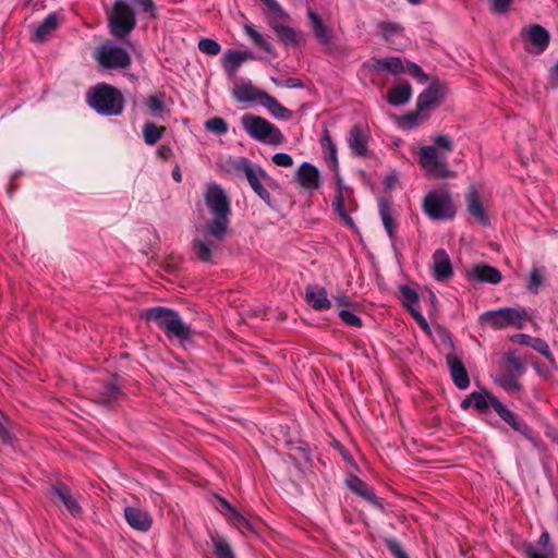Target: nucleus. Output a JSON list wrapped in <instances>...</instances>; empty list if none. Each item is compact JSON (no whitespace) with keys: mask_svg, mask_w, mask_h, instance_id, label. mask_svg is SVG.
Segmentation results:
<instances>
[{"mask_svg":"<svg viewBox=\"0 0 558 558\" xmlns=\"http://www.w3.org/2000/svg\"><path fill=\"white\" fill-rule=\"evenodd\" d=\"M141 318L146 323H154L159 329L163 330L169 340L175 339L183 347L193 343L194 332L191 326L182 320L175 310L154 306L145 310L141 314Z\"/></svg>","mask_w":558,"mask_h":558,"instance_id":"f257e3e1","label":"nucleus"},{"mask_svg":"<svg viewBox=\"0 0 558 558\" xmlns=\"http://www.w3.org/2000/svg\"><path fill=\"white\" fill-rule=\"evenodd\" d=\"M453 150V142L449 135H437L433 144L421 146V168L433 179H446L450 170L447 156Z\"/></svg>","mask_w":558,"mask_h":558,"instance_id":"f03ea898","label":"nucleus"},{"mask_svg":"<svg viewBox=\"0 0 558 558\" xmlns=\"http://www.w3.org/2000/svg\"><path fill=\"white\" fill-rule=\"evenodd\" d=\"M205 203L213 215L207 222L208 233L216 240H223L228 233L231 207L225 191L217 184L210 185L205 194Z\"/></svg>","mask_w":558,"mask_h":558,"instance_id":"7ed1b4c3","label":"nucleus"},{"mask_svg":"<svg viewBox=\"0 0 558 558\" xmlns=\"http://www.w3.org/2000/svg\"><path fill=\"white\" fill-rule=\"evenodd\" d=\"M88 106L104 117H118L124 110L125 100L119 88L98 83L86 93Z\"/></svg>","mask_w":558,"mask_h":558,"instance_id":"20e7f679","label":"nucleus"},{"mask_svg":"<svg viewBox=\"0 0 558 558\" xmlns=\"http://www.w3.org/2000/svg\"><path fill=\"white\" fill-rule=\"evenodd\" d=\"M232 168L238 173H243L254 193L263 199L267 206L272 207L271 195L266 185L270 186L274 180L259 165L251 161L246 157H239L232 161Z\"/></svg>","mask_w":558,"mask_h":558,"instance_id":"39448f33","label":"nucleus"},{"mask_svg":"<svg viewBox=\"0 0 558 558\" xmlns=\"http://www.w3.org/2000/svg\"><path fill=\"white\" fill-rule=\"evenodd\" d=\"M421 123L429 118V112L442 106L449 94L448 84L421 70Z\"/></svg>","mask_w":558,"mask_h":558,"instance_id":"423d86ee","label":"nucleus"},{"mask_svg":"<svg viewBox=\"0 0 558 558\" xmlns=\"http://www.w3.org/2000/svg\"><path fill=\"white\" fill-rule=\"evenodd\" d=\"M108 28L112 37L125 39L137 25L136 13L133 7L124 0H116L111 10L107 12Z\"/></svg>","mask_w":558,"mask_h":558,"instance_id":"0eeeda50","label":"nucleus"},{"mask_svg":"<svg viewBox=\"0 0 558 558\" xmlns=\"http://www.w3.org/2000/svg\"><path fill=\"white\" fill-rule=\"evenodd\" d=\"M241 124L252 138L260 143L279 146L284 141L279 128L265 118L246 113L241 118Z\"/></svg>","mask_w":558,"mask_h":558,"instance_id":"6e6552de","label":"nucleus"},{"mask_svg":"<svg viewBox=\"0 0 558 558\" xmlns=\"http://www.w3.org/2000/svg\"><path fill=\"white\" fill-rule=\"evenodd\" d=\"M423 210L433 221L451 220L457 214L450 193L444 189L433 190L424 196Z\"/></svg>","mask_w":558,"mask_h":558,"instance_id":"1a4fd4ad","label":"nucleus"},{"mask_svg":"<svg viewBox=\"0 0 558 558\" xmlns=\"http://www.w3.org/2000/svg\"><path fill=\"white\" fill-rule=\"evenodd\" d=\"M363 66L375 75L386 72L392 76H400L407 72L413 77H418V64L415 62H404L400 57L372 58L363 63Z\"/></svg>","mask_w":558,"mask_h":558,"instance_id":"9d476101","label":"nucleus"},{"mask_svg":"<svg viewBox=\"0 0 558 558\" xmlns=\"http://www.w3.org/2000/svg\"><path fill=\"white\" fill-rule=\"evenodd\" d=\"M520 37L524 44V50L531 54L543 53L550 41V34L539 24H532L522 28Z\"/></svg>","mask_w":558,"mask_h":558,"instance_id":"9b49d317","label":"nucleus"},{"mask_svg":"<svg viewBox=\"0 0 558 558\" xmlns=\"http://www.w3.org/2000/svg\"><path fill=\"white\" fill-rule=\"evenodd\" d=\"M490 407L499 415V417L511 426L515 432L532 442H535L537 436L534 430L521 420L514 412L509 410L498 398L490 399Z\"/></svg>","mask_w":558,"mask_h":558,"instance_id":"f8f14e48","label":"nucleus"},{"mask_svg":"<svg viewBox=\"0 0 558 558\" xmlns=\"http://www.w3.org/2000/svg\"><path fill=\"white\" fill-rule=\"evenodd\" d=\"M335 172V179L337 181L336 196L332 203L333 210L339 215L344 225L351 229L355 228L354 220L350 216L349 211L345 208L347 202H350L352 197L353 191L351 187L347 186L343 182V179L339 174V169Z\"/></svg>","mask_w":558,"mask_h":558,"instance_id":"ddd939ff","label":"nucleus"},{"mask_svg":"<svg viewBox=\"0 0 558 558\" xmlns=\"http://www.w3.org/2000/svg\"><path fill=\"white\" fill-rule=\"evenodd\" d=\"M98 62L106 69H125L131 64V57L124 48L110 45L99 50Z\"/></svg>","mask_w":558,"mask_h":558,"instance_id":"4468645a","label":"nucleus"},{"mask_svg":"<svg viewBox=\"0 0 558 558\" xmlns=\"http://www.w3.org/2000/svg\"><path fill=\"white\" fill-rule=\"evenodd\" d=\"M345 486L355 495L366 500L373 507L384 511L383 500L376 496L363 480L354 474H349L344 480Z\"/></svg>","mask_w":558,"mask_h":558,"instance_id":"2eb2a0df","label":"nucleus"},{"mask_svg":"<svg viewBox=\"0 0 558 558\" xmlns=\"http://www.w3.org/2000/svg\"><path fill=\"white\" fill-rule=\"evenodd\" d=\"M256 57L248 50L228 49L221 58V65L229 77L236 74L241 64L247 60H255Z\"/></svg>","mask_w":558,"mask_h":558,"instance_id":"dca6fc26","label":"nucleus"},{"mask_svg":"<svg viewBox=\"0 0 558 558\" xmlns=\"http://www.w3.org/2000/svg\"><path fill=\"white\" fill-rule=\"evenodd\" d=\"M432 274L438 282H448L454 275L449 255L444 248L433 254Z\"/></svg>","mask_w":558,"mask_h":558,"instance_id":"f3484780","label":"nucleus"},{"mask_svg":"<svg viewBox=\"0 0 558 558\" xmlns=\"http://www.w3.org/2000/svg\"><path fill=\"white\" fill-rule=\"evenodd\" d=\"M348 145L355 156H368L369 132L362 125H354L348 134Z\"/></svg>","mask_w":558,"mask_h":558,"instance_id":"a211bd4d","label":"nucleus"},{"mask_svg":"<svg viewBox=\"0 0 558 558\" xmlns=\"http://www.w3.org/2000/svg\"><path fill=\"white\" fill-rule=\"evenodd\" d=\"M122 396L123 391L118 384V375L114 374L110 381L100 385L96 400L98 403L111 409Z\"/></svg>","mask_w":558,"mask_h":558,"instance_id":"6ab92c4d","label":"nucleus"},{"mask_svg":"<svg viewBox=\"0 0 558 558\" xmlns=\"http://www.w3.org/2000/svg\"><path fill=\"white\" fill-rule=\"evenodd\" d=\"M446 362L453 384L459 389H466L470 386V377L462 360L453 352H449Z\"/></svg>","mask_w":558,"mask_h":558,"instance_id":"aec40b11","label":"nucleus"},{"mask_svg":"<svg viewBox=\"0 0 558 558\" xmlns=\"http://www.w3.org/2000/svg\"><path fill=\"white\" fill-rule=\"evenodd\" d=\"M124 519L132 529L138 532H147L153 525V518L149 512L136 507H125Z\"/></svg>","mask_w":558,"mask_h":558,"instance_id":"412c9836","label":"nucleus"},{"mask_svg":"<svg viewBox=\"0 0 558 558\" xmlns=\"http://www.w3.org/2000/svg\"><path fill=\"white\" fill-rule=\"evenodd\" d=\"M468 277L471 280L490 284H498L502 280V275L497 268L484 263L474 265Z\"/></svg>","mask_w":558,"mask_h":558,"instance_id":"4be33fe9","label":"nucleus"},{"mask_svg":"<svg viewBox=\"0 0 558 558\" xmlns=\"http://www.w3.org/2000/svg\"><path fill=\"white\" fill-rule=\"evenodd\" d=\"M378 214L385 230L392 240L397 231V223L395 219L393 202L390 197L383 196L378 198Z\"/></svg>","mask_w":558,"mask_h":558,"instance_id":"5701e85b","label":"nucleus"},{"mask_svg":"<svg viewBox=\"0 0 558 558\" xmlns=\"http://www.w3.org/2000/svg\"><path fill=\"white\" fill-rule=\"evenodd\" d=\"M307 17L311 22V28L316 40L323 46L330 45L333 39L332 29L326 26L319 14L314 12L312 9H308Z\"/></svg>","mask_w":558,"mask_h":558,"instance_id":"b1692460","label":"nucleus"},{"mask_svg":"<svg viewBox=\"0 0 558 558\" xmlns=\"http://www.w3.org/2000/svg\"><path fill=\"white\" fill-rule=\"evenodd\" d=\"M377 28L383 38L389 47L395 50H400L402 47L401 39H403V28L398 23L393 22H379Z\"/></svg>","mask_w":558,"mask_h":558,"instance_id":"393cba45","label":"nucleus"},{"mask_svg":"<svg viewBox=\"0 0 558 558\" xmlns=\"http://www.w3.org/2000/svg\"><path fill=\"white\" fill-rule=\"evenodd\" d=\"M305 301L315 311H325L331 307L327 291L320 286L308 284L305 290Z\"/></svg>","mask_w":558,"mask_h":558,"instance_id":"a878e982","label":"nucleus"},{"mask_svg":"<svg viewBox=\"0 0 558 558\" xmlns=\"http://www.w3.org/2000/svg\"><path fill=\"white\" fill-rule=\"evenodd\" d=\"M434 330H432L430 326L426 322V319L421 315V329H423L428 336L433 337L435 343L439 345H444L446 348L454 349L453 342L451 340L450 332L441 327L440 325H433Z\"/></svg>","mask_w":558,"mask_h":558,"instance_id":"bb28decb","label":"nucleus"},{"mask_svg":"<svg viewBox=\"0 0 558 558\" xmlns=\"http://www.w3.org/2000/svg\"><path fill=\"white\" fill-rule=\"evenodd\" d=\"M299 182L306 189H318L320 185L319 171L311 162H303L298 170Z\"/></svg>","mask_w":558,"mask_h":558,"instance_id":"cd10ccee","label":"nucleus"},{"mask_svg":"<svg viewBox=\"0 0 558 558\" xmlns=\"http://www.w3.org/2000/svg\"><path fill=\"white\" fill-rule=\"evenodd\" d=\"M511 340L515 343L527 345L544 355L548 361L553 362L554 356L549 350V347L546 341L541 338H533L525 333L514 335Z\"/></svg>","mask_w":558,"mask_h":558,"instance_id":"c85d7f7f","label":"nucleus"},{"mask_svg":"<svg viewBox=\"0 0 558 558\" xmlns=\"http://www.w3.org/2000/svg\"><path fill=\"white\" fill-rule=\"evenodd\" d=\"M412 96V86L404 81L393 86L387 94V101L393 107L403 106L409 102Z\"/></svg>","mask_w":558,"mask_h":558,"instance_id":"c756f323","label":"nucleus"},{"mask_svg":"<svg viewBox=\"0 0 558 558\" xmlns=\"http://www.w3.org/2000/svg\"><path fill=\"white\" fill-rule=\"evenodd\" d=\"M468 211L473 216L482 226L489 225V218L478 198L477 191L472 187L466 194Z\"/></svg>","mask_w":558,"mask_h":558,"instance_id":"7c9ffc66","label":"nucleus"},{"mask_svg":"<svg viewBox=\"0 0 558 558\" xmlns=\"http://www.w3.org/2000/svg\"><path fill=\"white\" fill-rule=\"evenodd\" d=\"M52 493L62 501L64 507L73 514L76 515L82 511V508L72 495L69 487L63 483H58L52 486Z\"/></svg>","mask_w":558,"mask_h":558,"instance_id":"2f4dec72","label":"nucleus"},{"mask_svg":"<svg viewBox=\"0 0 558 558\" xmlns=\"http://www.w3.org/2000/svg\"><path fill=\"white\" fill-rule=\"evenodd\" d=\"M259 101L275 118L289 120L292 117L291 110L282 106L275 97L266 92L259 93Z\"/></svg>","mask_w":558,"mask_h":558,"instance_id":"473e14b6","label":"nucleus"},{"mask_svg":"<svg viewBox=\"0 0 558 558\" xmlns=\"http://www.w3.org/2000/svg\"><path fill=\"white\" fill-rule=\"evenodd\" d=\"M399 299L402 305L410 312L418 323V293L413 288L403 284L399 287Z\"/></svg>","mask_w":558,"mask_h":558,"instance_id":"72a5a7b5","label":"nucleus"},{"mask_svg":"<svg viewBox=\"0 0 558 558\" xmlns=\"http://www.w3.org/2000/svg\"><path fill=\"white\" fill-rule=\"evenodd\" d=\"M538 544L544 548V551H538L532 544L524 546V555L526 558H555L554 547L550 545V536L548 532H543L538 538Z\"/></svg>","mask_w":558,"mask_h":558,"instance_id":"f704fd0d","label":"nucleus"},{"mask_svg":"<svg viewBox=\"0 0 558 558\" xmlns=\"http://www.w3.org/2000/svg\"><path fill=\"white\" fill-rule=\"evenodd\" d=\"M270 26L275 31L280 43L284 46H301L302 40L300 35L293 27L278 23H271Z\"/></svg>","mask_w":558,"mask_h":558,"instance_id":"c9c22d12","label":"nucleus"},{"mask_svg":"<svg viewBox=\"0 0 558 558\" xmlns=\"http://www.w3.org/2000/svg\"><path fill=\"white\" fill-rule=\"evenodd\" d=\"M320 145L325 151V159L327 162V166L330 170L337 171L339 163H338V157H337V147L329 134V131L327 129L324 130L322 138H320Z\"/></svg>","mask_w":558,"mask_h":558,"instance_id":"e433bc0d","label":"nucleus"},{"mask_svg":"<svg viewBox=\"0 0 558 558\" xmlns=\"http://www.w3.org/2000/svg\"><path fill=\"white\" fill-rule=\"evenodd\" d=\"M58 28V14L50 13L44 21L35 28L34 40L37 43H45L48 37Z\"/></svg>","mask_w":558,"mask_h":558,"instance_id":"4c0bfd02","label":"nucleus"},{"mask_svg":"<svg viewBox=\"0 0 558 558\" xmlns=\"http://www.w3.org/2000/svg\"><path fill=\"white\" fill-rule=\"evenodd\" d=\"M191 246L198 260L202 263H213V251L215 246L211 241L194 239Z\"/></svg>","mask_w":558,"mask_h":558,"instance_id":"58836bf2","label":"nucleus"},{"mask_svg":"<svg viewBox=\"0 0 558 558\" xmlns=\"http://www.w3.org/2000/svg\"><path fill=\"white\" fill-rule=\"evenodd\" d=\"M260 92L251 83H243L233 88L232 95L238 102H251L259 100Z\"/></svg>","mask_w":558,"mask_h":558,"instance_id":"ea45409f","label":"nucleus"},{"mask_svg":"<svg viewBox=\"0 0 558 558\" xmlns=\"http://www.w3.org/2000/svg\"><path fill=\"white\" fill-rule=\"evenodd\" d=\"M521 376L499 371L496 377V384L509 393H519L523 390L522 384L519 381Z\"/></svg>","mask_w":558,"mask_h":558,"instance_id":"a19ab883","label":"nucleus"},{"mask_svg":"<svg viewBox=\"0 0 558 558\" xmlns=\"http://www.w3.org/2000/svg\"><path fill=\"white\" fill-rule=\"evenodd\" d=\"M506 312V320L508 326H514L522 329L525 322L531 320L532 317L525 308L504 307Z\"/></svg>","mask_w":558,"mask_h":558,"instance_id":"79ce46f5","label":"nucleus"},{"mask_svg":"<svg viewBox=\"0 0 558 558\" xmlns=\"http://www.w3.org/2000/svg\"><path fill=\"white\" fill-rule=\"evenodd\" d=\"M210 539L213 543L214 555L217 558H235V555L227 542V539L220 536L218 533L210 534Z\"/></svg>","mask_w":558,"mask_h":558,"instance_id":"37998d69","label":"nucleus"},{"mask_svg":"<svg viewBox=\"0 0 558 558\" xmlns=\"http://www.w3.org/2000/svg\"><path fill=\"white\" fill-rule=\"evenodd\" d=\"M500 371L513 374L514 376H522L525 372V366L521 359L515 355L514 351H508L505 355V365Z\"/></svg>","mask_w":558,"mask_h":558,"instance_id":"c03bdc74","label":"nucleus"},{"mask_svg":"<svg viewBox=\"0 0 558 558\" xmlns=\"http://www.w3.org/2000/svg\"><path fill=\"white\" fill-rule=\"evenodd\" d=\"M481 320L489 324L495 329H502L508 326L505 308L485 312L481 315Z\"/></svg>","mask_w":558,"mask_h":558,"instance_id":"a18cd8bd","label":"nucleus"},{"mask_svg":"<svg viewBox=\"0 0 558 558\" xmlns=\"http://www.w3.org/2000/svg\"><path fill=\"white\" fill-rule=\"evenodd\" d=\"M245 34L254 41V44L269 54H274V46L266 40L259 32H257L252 24L244 25Z\"/></svg>","mask_w":558,"mask_h":558,"instance_id":"49530a36","label":"nucleus"},{"mask_svg":"<svg viewBox=\"0 0 558 558\" xmlns=\"http://www.w3.org/2000/svg\"><path fill=\"white\" fill-rule=\"evenodd\" d=\"M165 128L157 126L154 122H147L143 126V136L147 145H155L163 135Z\"/></svg>","mask_w":558,"mask_h":558,"instance_id":"de8ad7c7","label":"nucleus"},{"mask_svg":"<svg viewBox=\"0 0 558 558\" xmlns=\"http://www.w3.org/2000/svg\"><path fill=\"white\" fill-rule=\"evenodd\" d=\"M147 108L153 112L154 116L159 117L165 111V94H153L149 95L145 101Z\"/></svg>","mask_w":558,"mask_h":558,"instance_id":"09e8293b","label":"nucleus"},{"mask_svg":"<svg viewBox=\"0 0 558 558\" xmlns=\"http://www.w3.org/2000/svg\"><path fill=\"white\" fill-rule=\"evenodd\" d=\"M205 129L216 135H223L228 132V123L220 117H214L205 122Z\"/></svg>","mask_w":558,"mask_h":558,"instance_id":"8fccbe9b","label":"nucleus"},{"mask_svg":"<svg viewBox=\"0 0 558 558\" xmlns=\"http://www.w3.org/2000/svg\"><path fill=\"white\" fill-rule=\"evenodd\" d=\"M197 46L199 51L208 56H217L221 51L220 44L211 38H202Z\"/></svg>","mask_w":558,"mask_h":558,"instance_id":"3c124183","label":"nucleus"},{"mask_svg":"<svg viewBox=\"0 0 558 558\" xmlns=\"http://www.w3.org/2000/svg\"><path fill=\"white\" fill-rule=\"evenodd\" d=\"M544 282V275L537 267H533L527 281V290L532 293H537Z\"/></svg>","mask_w":558,"mask_h":558,"instance_id":"603ef678","label":"nucleus"},{"mask_svg":"<svg viewBox=\"0 0 558 558\" xmlns=\"http://www.w3.org/2000/svg\"><path fill=\"white\" fill-rule=\"evenodd\" d=\"M385 546L393 558H410L401 544L393 537L385 538Z\"/></svg>","mask_w":558,"mask_h":558,"instance_id":"864d4df0","label":"nucleus"},{"mask_svg":"<svg viewBox=\"0 0 558 558\" xmlns=\"http://www.w3.org/2000/svg\"><path fill=\"white\" fill-rule=\"evenodd\" d=\"M338 315L347 326L354 328H361L363 326L361 317L347 308L340 310Z\"/></svg>","mask_w":558,"mask_h":558,"instance_id":"5fc2aeb1","label":"nucleus"},{"mask_svg":"<svg viewBox=\"0 0 558 558\" xmlns=\"http://www.w3.org/2000/svg\"><path fill=\"white\" fill-rule=\"evenodd\" d=\"M492 398H496V397L494 395H488V393L486 397L478 392L471 393L473 407L476 410H481V411L486 410L488 407H490Z\"/></svg>","mask_w":558,"mask_h":558,"instance_id":"6e6d98bb","label":"nucleus"},{"mask_svg":"<svg viewBox=\"0 0 558 558\" xmlns=\"http://www.w3.org/2000/svg\"><path fill=\"white\" fill-rule=\"evenodd\" d=\"M418 125V113L410 111L402 116L399 120V126L404 130H411Z\"/></svg>","mask_w":558,"mask_h":558,"instance_id":"4d7b16f0","label":"nucleus"},{"mask_svg":"<svg viewBox=\"0 0 558 558\" xmlns=\"http://www.w3.org/2000/svg\"><path fill=\"white\" fill-rule=\"evenodd\" d=\"M217 501H218V510L226 517V519L232 513L234 512V510L236 509L234 506H232L226 498L219 496V495H216L215 496Z\"/></svg>","mask_w":558,"mask_h":558,"instance_id":"13d9d810","label":"nucleus"},{"mask_svg":"<svg viewBox=\"0 0 558 558\" xmlns=\"http://www.w3.org/2000/svg\"><path fill=\"white\" fill-rule=\"evenodd\" d=\"M275 84L279 87H287V88H303L304 84L303 82L298 77H288L286 81H278L272 80Z\"/></svg>","mask_w":558,"mask_h":558,"instance_id":"bf43d9fd","label":"nucleus"},{"mask_svg":"<svg viewBox=\"0 0 558 558\" xmlns=\"http://www.w3.org/2000/svg\"><path fill=\"white\" fill-rule=\"evenodd\" d=\"M272 162L280 167H291L293 158L287 153H277L272 156Z\"/></svg>","mask_w":558,"mask_h":558,"instance_id":"052dcab7","label":"nucleus"},{"mask_svg":"<svg viewBox=\"0 0 558 558\" xmlns=\"http://www.w3.org/2000/svg\"><path fill=\"white\" fill-rule=\"evenodd\" d=\"M513 0H490L492 3V11L495 13H506Z\"/></svg>","mask_w":558,"mask_h":558,"instance_id":"680f3d73","label":"nucleus"},{"mask_svg":"<svg viewBox=\"0 0 558 558\" xmlns=\"http://www.w3.org/2000/svg\"><path fill=\"white\" fill-rule=\"evenodd\" d=\"M242 534L248 533H257L256 524L247 517H245L239 526L236 527Z\"/></svg>","mask_w":558,"mask_h":558,"instance_id":"e2e57ef3","label":"nucleus"},{"mask_svg":"<svg viewBox=\"0 0 558 558\" xmlns=\"http://www.w3.org/2000/svg\"><path fill=\"white\" fill-rule=\"evenodd\" d=\"M15 436L4 426H0V442L5 446L13 447Z\"/></svg>","mask_w":558,"mask_h":558,"instance_id":"0e129e2a","label":"nucleus"},{"mask_svg":"<svg viewBox=\"0 0 558 558\" xmlns=\"http://www.w3.org/2000/svg\"><path fill=\"white\" fill-rule=\"evenodd\" d=\"M275 15L286 17L287 14L277 0H260Z\"/></svg>","mask_w":558,"mask_h":558,"instance_id":"69168bd1","label":"nucleus"},{"mask_svg":"<svg viewBox=\"0 0 558 558\" xmlns=\"http://www.w3.org/2000/svg\"><path fill=\"white\" fill-rule=\"evenodd\" d=\"M398 183V174L396 171H391L384 179V186L387 191L392 190Z\"/></svg>","mask_w":558,"mask_h":558,"instance_id":"338daca9","label":"nucleus"},{"mask_svg":"<svg viewBox=\"0 0 558 558\" xmlns=\"http://www.w3.org/2000/svg\"><path fill=\"white\" fill-rule=\"evenodd\" d=\"M333 302L337 306L343 307V308L350 307L353 304L351 298L347 294H340V295L333 296Z\"/></svg>","mask_w":558,"mask_h":558,"instance_id":"774afa93","label":"nucleus"}]
</instances>
